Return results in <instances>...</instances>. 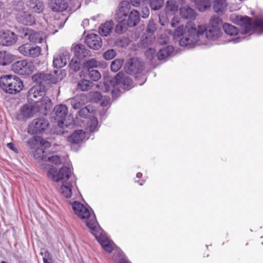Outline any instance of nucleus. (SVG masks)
<instances>
[{
	"label": "nucleus",
	"mask_w": 263,
	"mask_h": 263,
	"mask_svg": "<svg viewBox=\"0 0 263 263\" xmlns=\"http://www.w3.org/2000/svg\"><path fill=\"white\" fill-rule=\"evenodd\" d=\"M91 83L87 80H82L80 81L77 84V88L82 91H86L90 87Z\"/></svg>",
	"instance_id": "58836bf2"
},
{
	"label": "nucleus",
	"mask_w": 263,
	"mask_h": 263,
	"mask_svg": "<svg viewBox=\"0 0 263 263\" xmlns=\"http://www.w3.org/2000/svg\"><path fill=\"white\" fill-rule=\"evenodd\" d=\"M39 144L44 148H48L51 146L50 142L44 139L42 137H40V140H39Z\"/></svg>",
	"instance_id": "5fc2aeb1"
},
{
	"label": "nucleus",
	"mask_w": 263,
	"mask_h": 263,
	"mask_svg": "<svg viewBox=\"0 0 263 263\" xmlns=\"http://www.w3.org/2000/svg\"><path fill=\"white\" fill-rule=\"evenodd\" d=\"M197 9L200 11H204L210 8L211 0H194Z\"/></svg>",
	"instance_id": "7c9ffc66"
},
{
	"label": "nucleus",
	"mask_w": 263,
	"mask_h": 263,
	"mask_svg": "<svg viewBox=\"0 0 263 263\" xmlns=\"http://www.w3.org/2000/svg\"><path fill=\"white\" fill-rule=\"evenodd\" d=\"M68 5L65 0H54L52 5V9L55 12H62L66 10Z\"/></svg>",
	"instance_id": "c85d7f7f"
},
{
	"label": "nucleus",
	"mask_w": 263,
	"mask_h": 263,
	"mask_svg": "<svg viewBox=\"0 0 263 263\" xmlns=\"http://www.w3.org/2000/svg\"><path fill=\"white\" fill-rule=\"evenodd\" d=\"M124 60L121 59H118L114 60L111 64V70L114 72L118 71L122 66Z\"/></svg>",
	"instance_id": "ea45409f"
},
{
	"label": "nucleus",
	"mask_w": 263,
	"mask_h": 263,
	"mask_svg": "<svg viewBox=\"0 0 263 263\" xmlns=\"http://www.w3.org/2000/svg\"><path fill=\"white\" fill-rule=\"evenodd\" d=\"M148 4L152 10L160 9L164 5V0H148Z\"/></svg>",
	"instance_id": "4c0bfd02"
},
{
	"label": "nucleus",
	"mask_w": 263,
	"mask_h": 263,
	"mask_svg": "<svg viewBox=\"0 0 263 263\" xmlns=\"http://www.w3.org/2000/svg\"><path fill=\"white\" fill-rule=\"evenodd\" d=\"M44 154L45 151L42 148H37L35 152L34 155L36 158L46 161V157Z\"/></svg>",
	"instance_id": "de8ad7c7"
},
{
	"label": "nucleus",
	"mask_w": 263,
	"mask_h": 263,
	"mask_svg": "<svg viewBox=\"0 0 263 263\" xmlns=\"http://www.w3.org/2000/svg\"><path fill=\"white\" fill-rule=\"evenodd\" d=\"M69 66L75 71L79 70V63L77 61H73L72 60L69 64Z\"/></svg>",
	"instance_id": "6e6d98bb"
},
{
	"label": "nucleus",
	"mask_w": 263,
	"mask_h": 263,
	"mask_svg": "<svg viewBox=\"0 0 263 263\" xmlns=\"http://www.w3.org/2000/svg\"><path fill=\"white\" fill-rule=\"evenodd\" d=\"M116 55V52L114 49H109L103 54V58L107 60L112 59Z\"/></svg>",
	"instance_id": "49530a36"
},
{
	"label": "nucleus",
	"mask_w": 263,
	"mask_h": 263,
	"mask_svg": "<svg viewBox=\"0 0 263 263\" xmlns=\"http://www.w3.org/2000/svg\"><path fill=\"white\" fill-rule=\"evenodd\" d=\"M45 96V92L41 90L39 87H33L28 92L29 98L33 101L35 103L36 102H39V100L42 99V97Z\"/></svg>",
	"instance_id": "aec40b11"
},
{
	"label": "nucleus",
	"mask_w": 263,
	"mask_h": 263,
	"mask_svg": "<svg viewBox=\"0 0 263 263\" xmlns=\"http://www.w3.org/2000/svg\"><path fill=\"white\" fill-rule=\"evenodd\" d=\"M101 246L103 249L108 253H111L113 250V247L110 241H108L102 245Z\"/></svg>",
	"instance_id": "864d4df0"
},
{
	"label": "nucleus",
	"mask_w": 263,
	"mask_h": 263,
	"mask_svg": "<svg viewBox=\"0 0 263 263\" xmlns=\"http://www.w3.org/2000/svg\"><path fill=\"white\" fill-rule=\"evenodd\" d=\"M63 78L61 70H56L50 73H37L32 76L33 81L40 84L43 83L56 84Z\"/></svg>",
	"instance_id": "39448f33"
},
{
	"label": "nucleus",
	"mask_w": 263,
	"mask_h": 263,
	"mask_svg": "<svg viewBox=\"0 0 263 263\" xmlns=\"http://www.w3.org/2000/svg\"><path fill=\"white\" fill-rule=\"evenodd\" d=\"M17 21L26 26L33 25L35 20L33 16L26 12H22L17 17Z\"/></svg>",
	"instance_id": "412c9836"
},
{
	"label": "nucleus",
	"mask_w": 263,
	"mask_h": 263,
	"mask_svg": "<svg viewBox=\"0 0 263 263\" xmlns=\"http://www.w3.org/2000/svg\"><path fill=\"white\" fill-rule=\"evenodd\" d=\"M25 31L24 36L27 37L31 42L41 43L43 41V34L41 32H37L27 28Z\"/></svg>",
	"instance_id": "f3484780"
},
{
	"label": "nucleus",
	"mask_w": 263,
	"mask_h": 263,
	"mask_svg": "<svg viewBox=\"0 0 263 263\" xmlns=\"http://www.w3.org/2000/svg\"><path fill=\"white\" fill-rule=\"evenodd\" d=\"M85 138V133L83 130L74 131L67 137V141L72 144H79Z\"/></svg>",
	"instance_id": "6ab92c4d"
},
{
	"label": "nucleus",
	"mask_w": 263,
	"mask_h": 263,
	"mask_svg": "<svg viewBox=\"0 0 263 263\" xmlns=\"http://www.w3.org/2000/svg\"><path fill=\"white\" fill-rule=\"evenodd\" d=\"M86 226L90 229L91 233L95 236L101 246L109 241L105 235L99 232L100 227L96 218L92 217L89 221H87Z\"/></svg>",
	"instance_id": "6e6552de"
},
{
	"label": "nucleus",
	"mask_w": 263,
	"mask_h": 263,
	"mask_svg": "<svg viewBox=\"0 0 263 263\" xmlns=\"http://www.w3.org/2000/svg\"><path fill=\"white\" fill-rule=\"evenodd\" d=\"M159 23L162 26H165L167 24L169 20L166 14L160 15L159 17Z\"/></svg>",
	"instance_id": "603ef678"
},
{
	"label": "nucleus",
	"mask_w": 263,
	"mask_h": 263,
	"mask_svg": "<svg viewBox=\"0 0 263 263\" xmlns=\"http://www.w3.org/2000/svg\"><path fill=\"white\" fill-rule=\"evenodd\" d=\"M185 35V26L183 25H180L176 27L173 33V36L174 39H178L183 36L180 39H183Z\"/></svg>",
	"instance_id": "c9c22d12"
},
{
	"label": "nucleus",
	"mask_w": 263,
	"mask_h": 263,
	"mask_svg": "<svg viewBox=\"0 0 263 263\" xmlns=\"http://www.w3.org/2000/svg\"><path fill=\"white\" fill-rule=\"evenodd\" d=\"M89 111L86 107L81 108L79 111L80 116L83 118L86 117L89 115Z\"/></svg>",
	"instance_id": "4d7b16f0"
},
{
	"label": "nucleus",
	"mask_w": 263,
	"mask_h": 263,
	"mask_svg": "<svg viewBox=\"0 0 263 263\" xmlns=\"http://www.w3.org/2000/svg\"><path fill=\"white\" fill-rule=\"evenodd\" d=\"M17 35L9 30L0 31V44L3 46H11L17 41Z\"/></svg>",
	"instance_id": "4468645a"
},
{
	"label": "nucleus",
	"mask_w": 263,
	"mask_h": 263,
	"mask_svg": "<svg viewBox=\"0 0 263 263\" xmlns=\"http://www.w3.org/2000/svg\"><path fill=\"white\" fill-rule=\"evenodd\" d=\"M133 84V81L130 78L126 76L123 73L119 72L117 75L110 81L109 90L112 93L120 91L121 88L123 89H127L130 87Z\"/></svg>",
	"instance_id": "20e7f679"
},
{
	"label": "nucleus",
	"mask_w": 263,
	"mask_h": 263,
	"mask_svg": "<svg viewBox=\"0 0 263 263\" xmlns=\"http://www.w3.org/2000/svg\"><path fill=\"white\" fill-rule=\"evenodd\" d=\"M254 25L256 28L263 29V19L255 20L254 21Z\"/></svg>",
	"instance_id": "bf43d9fd"
},
{
	"label": "nucleus",
	"mask_w": 263,
	"mask_h": 263,
	"mask_svg": "<svg viewBox=\"0 0 263 263\" xmlns=\"http://www.w3.org/2000/svg\"><path fill=\"white\" fill-rule=\"evenodd\" d=\"M7 147L10 148V149L16 152L17 151V149L15 148L14 144L13 143H8L7 144Z\"/></svg>",
	"instance_id": "e2e57ef3"
},
{
	"label": "nucleus",
	"mask_w": 263,
	"mask_h": 263,
	"mask_svg": "<svg viewBox=\"0 0 263 263\" xmlns=\"http://www.w3.org/2000/svg\"><path fill=\"white\" fill-rule=\"evenodd\" d=\"M227 6V0H214L213 7L216 12H222Z\"/></svg>",
	"instance_id": "c756f323"
},
{
	"label": "nucleus",
	"mask_w": 263,
	"mask_h": 263,
	"mask_svg": "<svg viewBox=\"0 0 263 263\" xmlns=\"http://www.w3.org/2000/svg\"><path fill=\"white\" fill-rule=\"evenodd\" d=\"M173 50V47H166L159 50L157 53V58L159 60H162L168 57Z\"/></svg>",
	"instance_id": "72a5a7b5"
},
{
	"label": "nucleus",
	"mask_w": 263,
	"mask_h": 263,
	"mask_svg": "<svg viewBox=\"0 0 263 263\" xmlns=\"http://www.w3.org/2000/svg\"><path fill=\"white\" fill-rule=\"evenodd\" d=\"M19 52L25 57L31 58H36L41 54L40 47L29 43H26L21 45L18 48Z\"/></svg>",
	"instance_id": "1a4fd4ad"
},
{
	"label": "nucleus",
	"mask_w": 263,
	"mask_h": 263,
	"mask_svg": "<svg viewBox=\"0 0 263 263\" xmlns=\"http://www.w3.org/2000/svg\"><path fill=\"white\" fill-rule=\"evenodd\" d=\"M180 15L182 18L187 20H194L196 16L195 10L188 6L180 8Z\"/></svg>",
	"instance_id": "b1692460"
},
{
	"label": "nucleus",
	"mask_w": 263,
	"mask_h": 263,
	"mask_svg": "<svg viewBox=\"0 0 263 263\" xmlns=\"http://www.w3.org/2000/svg\"><path fill=\"white\" fill-rule=\"evenodd\" d=\"M143 69V64L137 58L129 59L126 62L124 66L125 72L131 75L141 73Z\"/></svg>",
	"instance_id": "9b49d317"
},
{
	"label": "nucleus",
	"mask_w": 263,
	"mask_h": 263,
	"mask_svg": "<svg viewBox=\"0 0 263 263\" xmlns=\"http://www.w3.org/2000/svg\"><path fill=\"white\" fill-rule=\"evenodd\" d=\"M85 43L89 48L95 50L101 48L102 44L101 37L94 33L88 34L85 39Z\"/></svg>",
	"instance_id": "dca6fc26"
},
{
	"label": "nucleus",
	"mask_w": 263,
	"mask_h": 263,
	"mask_svg": "<svg viewBox=\"0 0 263 263\" xmlns=\"http://www.w3.org/2000/svg\"><path fill=\"white\" fill-rule=\"evenodd\" d=\"M224 32L230 36H235L238 33V28L228 23H224L222 26Z\"/></svg>",
	"instance_id": "473e14b6"
},
{
	"label": "nucleus",
	"mask_w": 263,
	"mask_h": 263,
	"mask_svg": "<svg viewBox=\"0 0 263 263\" xmlns=\"http://www.w3.org/2000/svg\"><path fill=\"white\" fill-rule=\"evenodd\" d=\"M35 103L36 106L39 108V110L40 111H47L52 106L51 101L47 97H44V96L39 100V102H36Z\"/></svg>",
	"instance_id": "bb28decb"
},
{
	"label": "nucleus",
	"mask_w": 263,
	"mask_h": 263,
	"mask_svg": "<svg viewBox=\"0 0 263 263\" xmlns=\"http://www.w3.org/2000/svg\"><path fill=\"white\" fill-rule=\"evenodd\" d=\"M71 105L74 109L80 108L83 104L82 100L80 97H75L71 100Z\"/></svg>",
	"instance_id": "c03bdc74"
},
{
	"label": "nucleus",
	"mask_w": 263,
	"mask_h": 263,
	"mask_svg": "<svg viewBox=\"0 0 263 263\" xmlns=\"http://www.w3.org/2000/svg\"><path fill=\"white\" fill-rule=\"evenodd\" d=\"M156 30V25L153 20H150L147 26L145 34L142 36V42L145 46L151 44L155 39L154 32Z\"/></svg>",
	"instance_id": "2eb2a0df"
},
{
	"label": "nucleus",
	"mask_w": 263,
	"mask_h": 263,
	"mask_svg": "<svg viewBox=\"0 0 263 263\" xmlns=\"http://www.w3.org/2000/svg\"><path fill=\"white\" fill-rule=\"evenodd\" d=\"M62 194L66 198L71 197L72 194L71 186L63 185L61 187Z\"/></svg>",
	"instance_id": "79ce46f5"
},
{
	"label": "nucleus",
	"mask_w": 263,
	"mask_h": 263,
	"mask_svg": "<svg viewBox=\"0 0 263 263\" xmlns=\"http://www.w3.org/2000/svg\"><path fill=\"white\" fill-rule=\"evenodd\" d=\"M180 20L178 18L174 16L171 22V26L173 28H176L178 26H180Z\"/></svg>",
	"instance_id": "13d9d810"
},
{
	"label": "nucleus",
	"mask_w": 263,
	"mask_h": 263,
	"mask_svg": "<svg viewBox=\"0 0 263 263\" xmlns=\"http://www.w3.org/2000/svg\"><path fill=\"white\" fill-rule=\"evenodd\" d=\"M49 122L47 119L41 117L33 119L28 125L27 132L29 134H40L48 128Z\"/></svg>",
	"instance_id": "0eeeda50"
},
{
	"label": "nucleus",
	"mask_w": 263,
	"mask_h": 263,
	"mask_svg": "<svg viewBox=\"0 0 263 263\" xmlns=\"http://www.w3.org/2000/svg\"><path fill=\"white\" fill-rule=\"evenodd\" d=\"M58 171L55 167H52L49 169L47 172V175L49 177H51L54 181V178L57 176Z\"/></svg>",
	"instance_id": "3c124183"
},
{
	"label": "nucleus",
	"mask_w": 263,
	"mask_h": 263,
	"mask_svg": "<svg viewBox=\"0 0 263 263\" xmlns=\"http://www.w3.org/2000/svg\"><path fill=\"white\" fill-rule=\"evenodd\" d=\"M130 7V4L127 1H122L118 5L115 14V19L118 22L116 27L117 33H122L126 30L125 21Z\"/></svg>",
	"instance_id": "7ed1b4c3"
},
{
	"label": "nucleus",
	"mask_w": 263,
	"mask_h": 263,
	"mask_svg": "<svg viewBox=\"0 0 263 263\" xmlns=\"http://www.w3.org/2000/svg\"><path fill=\"white\" fill-rule=\"evenodd\" d=\"M140 19L139 12L136 10H132L129 14L127 23H125L126 29L127 26L132 27L137 25L140 21Z\"/></svg>",
	"instance_id": "393cba45"
},
{
	"label": "nucleus",
	"mask_w": 263,
	"mask_h": 263,
	"mask_svg": "<svg viewBox=\"0 0 263 263\" xmlns=\"http://www.w3.org/2000/svg\"><path fill=\"white\" fill-rule=\"evenodd\" d=\"M234 22L239 26L243 34L249 33L253 28H256L252 23V19L249 16L236 15L234 18Z\"/></svg>",
	"instance_id": "f8f14e48"
},
{
	"label": "nucleus",
	"mask_w": 263,
	"mask_h": 263,
	"mask_svg": "<svg viewBox=\"0 0 263 263\" xmlns=\"http://www.w3.org/2000/svg\"><path fill=\"white\" fill-rule=\"evenodd\" d=\"M39 140H40V136H34L28 141L27 143L31 149L35 148L36 145L39 144Z\"/></svg>",
	"instance_id": "a18cd8bd"
},
{
	"label": "nucleus",
	"mask_w": 263,
	"mask_h": 263,
	"mask_svg": "<svg viewBox=\"0 0 263 263\" xmlns=\"http://www.w3.org/2000/svg\"><path fill=\"white\" fill-rule=\"evenodd\" d=\"M100 65V63L95 59H91L86 61L84 64V67L87 68L88 71L93 68L98 67Z\"/></svg>",
	"instance_id": "a19ab883"
},
{
	"label": "nucleus",
	"mask_w": 263,
	"mask_h": 263,
	"mask_svg": "<svg viewBox=\"0 0 263 263\" xmlns=\"http://www.w3.org/2000/svg\"><path fill=\"white\" fill-rule=\"evenodd\" d=\"M69 59V56L63 53L55 55L53 57V65L54 67L61 68L64 67Z\"/></svg>",
	"instance_id": "a211bd4d"
},
{
	"label": "nucleus",
	"mask_w": 263,
	"mask_h": 263,
	"mask_svg": "<svg viewBox=\"0 0 263 263\" xmlns=\"http://www.w3.org/2000/svg\"><path fill=\"white\" fill-rule=\"evenodd\" d=\"M142 176V174L141 173H138L136 175V177L138 178H141Z\"/></svg>",
	"instance_id": "0e129e2a"
},
{
	"label": "nucleus",
	"mask_w": 263,
	"mask_h": 263,
	"mask_svg": "<svg viewBox=\"0 0 263 263\" xmlns=\"http://www.w3.org/2000/svg\"><path fill=\"white\" fill-rule=\"evenodd\" d=\"M15 60V57L11 53L6 51H0V65L3 66L8 65Z\"/></svg>",
	"instance_id": "a878e982"
},
{
	"label": "nucleus",
	"mask_w": 263,
	"mask_h": 263,
	"mask_svg": "<svg viewBox=\"0 0 263 263\" xmlns=\"http://www.w3.org/2000/svg\"><path fill=\"white\" fill-rule=\"evenodd\" d=\"M112 29V24L111 22H106L99 27V33L102 36H107Z\"/></svg>",
	"instance_id": "2f4dec72"
},
{
	"label": "nucleus",
	"mask_w": 263,
	"mask_h": 263,
	"mask_svg": "<svg viewBox=\"0 0 263 263\" xmlns=\"http://www.w3.org/2000/svg\"><path fill=\"white\" fill-rule=\"evenodd\" d=\"M32 107L29 105H24L21 109L19 118L20 119L26 120L33 116Z\"/></svg>",
	"instance_id": "cd10ccee"
},
{
	"label": "nucleus",
	"mask_w": 263,
	"mask_h": 263,
	"mask_svg": "<svg viewBox=\"0 0 263 263\" xmlns=\"http://www.w3.org/2000/svg\"><path fill=\"white\" fill-rule=\"evenodd\" d=\"M72 209L75 214L82 219H88L89 221L92 217L96 218L95 215H91L90 211L83 204L74 201L72 204Z\"/></svg>",
	"instance_id": "ddd939ff"
},
{
	"label": "nucleus",
	"mask_w": 263,
	"mask_h": 263,
	"mask_svg": "<svg viewBox=\"0 0 263 263\" xmlns=\"http://www.w3.org/2000/svg\"><path fill=\"white\" fill-rule=\"evenodd\" d=\"M43 262H44V263H50V262L48 261L47 259H46V258H45V257H44V258H43Z\"/></svg>",
	"instance_id": "338daca9"
},
{
	"label": "nucleus",
	"mask_w": 263,
	"mask_h": 263,
	"mask_svg": "<svg viewBox=\"0 0 263 263\" xmlns=\"http://www.w3.org/2000/svg\"><path fill=\"white\" fill-rule=\"evenodd\" d=\"M71 175L69 168L64 166L61 167L57 173V176L54 178V181L58 182L60 180H68Z\"/></svg>",
	"instance_id": "5701e85b"
},
{
	"label": "nucleus",
	"mask_w": 263,
	"mask_h": 263,
	"mask_svg": "<svg viewBox=\"0 0 263 263\" xmlns=\"http://www.w3.org/2000/svg\"><path fill=\"white\" fill-rule=\"evenodd\" d=\"M88 71V77L92 81H98L101 77L100 73L98 70L92 69Z\"/></svg>",
	"instance_id": "37998d69"
},
{
	"label": "nucleus",
	"mask_w": 263,
	"mask_h": 263,
	"mask_svg": "<svg viewBox=\"0 0 263 263\" xmlns=\"http://www.w3.org/2000/svg\"><path fill=\"white\" fill-rule=\"evenodd\" d=\"M178 4L176 0H168L166 3V11L175 14L178 10Z\"/></svg>",
	"instance_id": "f704fd0d"
},
{
	"label": "nucleus",
	"mask_w": 263,
	"mask_h": 263,
	"mask_svg": "<svg viewBox=\"0 0 263 263\" xmlns=\"http://www.w3.org/2000/svg\"><path fill=\"white\" fill-rule=\"evenodd\" d=\"M222 22V20L217 16H213L208 25L197 26L194 22H187L185 24V35L179 40V45L183 47L193 46L200 40L204 33L209 40H217L222 34L220 27Z\"/></svg>",
	"instance_id": "f257e3e1"
},
{
	"label": "nucleus",
	"mask_w": 263,
	"mask_h": 263,
	"mask_svg": "<svg viewBox=\"0 0 263 263\" xmlns=\"http://www.w3.org/2000/svg\"><path fill=\"white\" fill-rule=\"evenodd\" d=\"M30 7L33 12L39 13L43 11L44 4L42 2L39 0H35L34 2L32 3Z\"/></svg>",
	"instance_id": "e433bc0d"
},
{
	"label": "nucleus",
	"mask_w": 263,
	"mask_h": 263,
	"mask_svg": "<svg viewBox=\"0 0 263 263\" xmlns=\"http://www.w3.org/2000/svg\"><path fill=\"white\" fill-rule=\"evenodd\" d=\"M98 120L97 118H92L90 123H89L88 129L90 132H93L95 131L98 125Z\"/></svg>",
	"instance_id": "09e8293b"
},
{
	"label": "nucleus",
	"mask_w": 263,
	"mask_h": 263,
	"mask_svg": "<svg viewBox=\"0 0 263 263\" xmlns=\"http://www.w3.org/2000/svg\"><path fill=\"white\" fill-rule=\"evenodd\" d=\"M96 95L97 97H101V93L99 92H96Z\"/></svg>",
	"instance_id": "774afa93"
},
{
	"label": "nucleus",
	"mask_w": 263,
	"mask_h": 263,
	"mask_svg": "<svg viewBox=\"0 0 263 263\" xmlns=\"http://www.w3.org/2000/svg\"><path fill=\"white\" fill-rule=\"evenodd\" d=\"M130 2L133 6L138 7L140 4L141 0H130Z\"/></svg>",
	"instance_id": "680f3d73"
},
{
	"label": "nucleus",
	"mask_w": 263,
	"mask_h": 263,
	"mask_svg": "<svg viewBox=\"0 0 263 263\" xmlns=\"http://www.w3.org/2000/svg\"><path fill=\"white\" fill-rule=\"evenodd\" d=\"M142 17L143 18H147L148 17L149 14V11L147 7L142 8Z\"/></svg>",
	"instance_id": "052dcab7"
},
{
	"label": "nucleus",
	"mask_w": 263,
	"mask_h": 263,
	"mask_svg": "<svg viewBox=\"0 0 263 263\" xmlns=\"http://www.w3.org/2000/svg\"><path fill=\"white\" fill-rule=\"evenodd\" d=\"M54 118L58 125L61 128L67 126V123H65L66 118L68 115V108L65 105L60 104L54 108Z\"/></svg>",
	"instance_id": "9d476101"
},
{
	"label": "nucleus",
	"mask_w": 263,
	"mask_h": 263,
	"mask_svg": "<svg viewBox=\"0 0 263 263\" xmlns=\"http://www.w3.org/2000/svg\"><path fill=\"white\" fill-rule=\"evenodd\" d=\"M23 83L16 76L6 75L0 78V87L6 93L16 94L23 88Z\"/></svg>",
	"instance_id": "f03ea898"
},
{
	"label": "nucleus",
	"mask_w": 263,
	"mask_h": 263,
	"mask_svg": "<svg viewBox=\"0 0 263 263\" xmlns=\"http://www.w3.org/2000/svg\"><path fill=\"white\" fill-rule=\"evenodd\" d=\"M74 54L79 59H83L89 56V50L86 49L85 45L77 44L73 48Z\"/></svg>",
	"instance_id": "4be33fe9"
},
{
	"label": "nucleus",
	"mask_w": 263,
	"mask_h": 263,
	"mask_svg": "<svg viewBox=\"0 0 263 263\" xmlns=\"http://www.w3.org/2000/svg\"><path fill=\"white\" fill-rule=\"evenodd\" d=\"M47 160L55 164V165H59L62 163L61 159L58 156H52L51 157H49L47 159Z\"/></svg>",
	"instance_id": "8fccbe9b"
},
{
	"label": "nucleus",
	"mask_w": 263,
	"mask_h": 263,
	"mask_svg": "<svg viewBox=\"0 0 263 263\" xmlns=\"http://www.w3.org/2000/svg\"><path fill=\"white\" fill-rule=\"evenodd\" d=\"M119 263H129L127 261L124 260V259H121Z\"/></svg>",
	"instance_id": "69168bd1"
},
{
	"label": "nucleus",
	"mask_w": 263,
	"mask_h": 263,
	"mask_svg": "<svg viewBox=\"0 0 263 263\" xmlns=\"http://www.w3.org/2000/svg\"><path fill=\"white\" fill-rule=\"evenodd\" d=\"M12 70L21 75H30L35 69L33 63L26 60H22L14 62L11 65Z\"/></svg>",
	"instance_id": "423d86ee"
}]
</instances>
